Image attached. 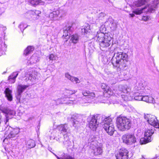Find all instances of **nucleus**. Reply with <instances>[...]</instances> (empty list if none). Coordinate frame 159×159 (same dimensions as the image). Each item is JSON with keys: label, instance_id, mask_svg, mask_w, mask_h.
<instances>
[{"label": "nucleus", "instance_id": "obj_30", "mask_svg": "<svg viewBox=\"0 0 159 159\" xmlns=\"http://www.w3.org/2000/svg\"><path fill=\"white\" fill-rule=\"evenodd\" d=\"M65 76L68 79L70 80L72 82L74 81V79H75V77L72 76L70 75L69 74L66 73L65 74Z\"/></svg>", "mask_w": 159, "mask_h": 159}, {"label": "nucleus", "instance_id": "obj_22", "mask_svg": "<svg viewBox=\"0 0 159 159\" xmlns=\"http://www.w3.org/2000/svg\"><path fill=\"white\" fill-rule=\"evenodd\" d=\"M34 49V48L32 46H28L24 50V54L27 55L30 53Z\"/></svg>", "mask_w": 159, "mask_h": 159}, {"label": "nucleus", "instance_id": "obj_2", "mask_svg": "<svg viewBox=\"0 0 159 159\" xmlns=\"http://www.w3.org/2000/svg\"><path fill=\"white\" fill-rule=\"evenodd\" d=\"M117 126L122 131H125L130 129L131 123L130 120L126 117L119 116L116 120Z\"/></svg>", "mask_w": 159, "mask_h": 159}, {"label": "nucleus", "instance_id": "obj_5", "mask_svg": "<svg viewBox=\"0 0 159 159\" xmlns=\"http://www.w3.org/2000/svg\"><path fill=\"white\" fill-rule=\"evenodd\" d=\"M103 117L100 115H93L89 123V127L93 131H95L99 122L102 121Z\"/></svg>", "mask_w": 159, "mask_h": 159}, {"label": "nucleus", "instance_id": "obj_41", "mask_svg": "<svg viewBox=\"0 0 159 159\" xmlns=\"http://www.w3.org/2000/svg\"><path fill=\"white\" fill-rule=\"evenodd\" d=\"M7 115L6 116V121L5 122V123L6 124V125H8V123H7L8 122V120H9V119H8L7 118Z\"/></svg>", "mask_w": 159, "mask_h": 159}, {"label": "nucleus", "instance_id": "obj_13", "mask_svg": "<svg viewBox=\"0 0 159 159\" xmlns=\"http://www.w3.org/2000/svg\"><path fill=\"white\" fill-rule=\"evenodd\" d=\"M105 25L110 27L112 30H115L116 27V24L114 22V21L112 19H109L105 22Z\"/></svg>", "mask_w": 159, "mask_h": 159}, {"label": "nucleus", "instance_id": "obj_47", "mask_svg": "<svg viewBox=\"0 0 159 159\" xmlns=\"http://www.w3.org/2000/svg\"><path fill=\"white\" fill-rule=\"evenodd\" d=\"M142 159H145V158L143 156H142Z\"/></svg>", "mask_w": 159, "mask_h": 159}, {"label": "nucleus", "instance_id": "obj_10", "mask_svg": "<svg viewBox=\"0 0 159 159\" xmlns=\"http://www.w3.org/2000/svg\"><path fill=\"white\" fill-rule=\"evenodd\" d=\"M27 85H22L19 84L17 87V93L16 96V98L19 101L20 100L22 93L28 87Z\"/></svg>", "mask_w": 159, "mask_h": 159}, {"label": "nucleus", "instance_id": "obj_7", "mask_svg": "<svg viewBox=\"0 0 159 159\" xmlns=\"http://www.w3.org/2000/svg\"><path fill=\"white\" fill-rule=\"evenodd\" d=\"M122 139L123 142L127 145H131L136 142V139L134 134L131 133L124 134Z\"/></svg>", "mask_w": 159, "mask_h": 159}, {"label": "nucleus", "instance_id": "obj_25", "mask_svg": "<svg viewBox=\"0 0 159 159\" xmlns=\"http://www.w3.org/2000/svg\"><path fill=\"white\" fill-rule=\"evenodd\" d=\"M71 121L73 122V125L74 126L76 127L78 125L79 122L80 121V120L76 117L75 118L72 117Z\"/></svg>", "mask_w": 159, "mask_h": 159}, {"label": "nucleus", "instance_id": "obj_34", "mask_svg": "<svg viewBox=\"0 0 159 159\" xmlns=\"http://www.w3.org/2000/svg\"><path fill=\"white\" fill-rule=\"evenodd\" d=\"M148 102L153 103L155 102L153 98L152 97H148Z\"/></svg>", "mask_w": 159, "mask_h": 159}, {"label": "nucleus", "instance_id": "obj_4", "mask_svg": "<svg viewBox=\"0 0 159 159\" xmlns=\"http://www.w3.org/2000/svg\"><path fill=\"white\" fill-rule=\"evenodd\" d=\"M103 123H104L103 128L106 132L109 135H112L115 129L111 118L109 116L105 118L103 120Z\"/></svg>", "mask_w": 159, "mask_h": 159}, {"label": "nucleus", "instance_id": "obj_36", "mask_svg": "<svg viewBox=\"0 0 159 159\" xmlns=\"http://www.w3.org/2000/svg\"><path fill=\"white\" fill-rule=\"evenodd\" d=\"M148 96H144L142 97V101L147 102H148Z\"/></svg>", "mask_w": 159, "mask_h": 159}, {"label": "nucleus", "instance_id": "obj_1", "mask_svg": "<svg viewBox=\"0 0 159 159\" xmlns=\"http://www.w3.org/2000/svg\"><path fill=\"white\" fill-rule=\"evenodd\" d=\"M127 55L120 52L115 53L111 59L112 63L114 67L116 68L117 71L120 75L125 76L129 73V65L127 60Z\"/></svg>", "mask_w": 159, "mask_h": 159}, {"label": "nucleus", "instance_id": "obj_19", "mask_svg": "<svg viewBox=\"0 0 159 159\" xmlns=\"http://www.w3.org/2000/svg\"><path fill=\"white\" fill-rule=\"evenodd\" d=\"M82 93L84 96H88L90 98H93L95 96L94 93L90 92L89 91L86 90H84Z\"/></svg>", "mask_w": 159, "mask_h": 159}, {"label": "nucleus", "instance_id": "obj_23", "mask_svg": "<svg viewBox=\"0 0 159 159\" xmlns=\"http://www.w3.org/2000/svg\"><path fill=\"white\" fill-rule=\"evenodd\" d=\"M79 36L77 34L72 35L71 36V40L72 43H77L79 41Z\"/></svg>", "mask_w": 159, "mask_h": 159}, {"label": "nucleus", "instance_id": "obj_29", "mask_svg": "<svg viewBox=\"0 0 159 159\" xmlns=\"http://www.w3.org/2000/svg\"><path fill=\"white\" fill-rule=\"evenodd\" d=\"M29 2L33 6L36 5L41 3V0H29Z\"/></svg>", "mask_w": 159, "mask_h": 159}, {"label": "nucleus", "instance_id": "obj_27", "mask_svg": "<svg viewBox=\"0 0 159 159\" xmlns=\"http://www.w3.org/2000/svg\"><path fill=\"white\" fill-rule=\"evenodd\" d=\"M102 88L104 90V91L106 93H109V92L110 91V89L108 86L105 84H102L101 85Z\"/></svg>", "mask_w": 159, "mask_h": 159}, {"label": "nucleus", "instance_id": "obj_44", "mask_svg": "<svg viewBox=\"0 0 159 159\" xmlns=\"http://www.w3.org/2000/svg\"><path fill=\"white\" fill-rule=\"evenodd\" d=\"M129 15L131 17H133L134 16V14H130Z\"/></svg>", "mask_w": 159, "mask_h": 159}, {"label": "nucleus", "instance_id": "obj_28", "mask_svg": "<svg viewBox=\"0 0 159 159\" xmlns=\"http://www.w3.org/2000/svg\"><path fill=\"white\" fill-rule=\"evenodd\" d=\"M121 88V91L124 93H128L130 90L129 88L126 85L122 86Z\"/></svg>", "mask_w": 159, "mask_h": 159}, {"label": "nucleus", "instance_id": "obj_39", "mask_svg": "<svg viewBox=\"0 0 159 159\" xmlns=\"http://www.w3.org/2000/svg\"><path fill=\"white\" fill-rule=\"evenodd\" d=\"M142 10H141L139 11H134L133 12L136 14H140L142 13Z\"/></svg>", "mask_w": 159, "mask_h": 159}, {"label": "nucleus", "instance_id": "obj_21", "mask_svg": "<svg viewBox=\"0 0 159 159\" xmlns=\"http://www.w3.org/2000/svg\"><path fill=\"white\" fill-rule=\"evenodd\" d=\"M39 61V58L34 55L30 57V60L28 61V63H30L31 64H33L36 63Z\"/></svg>", "mask_w": 159, "mask_h": 159}, {"label": "nucleus", "instance_id": "obj_16", "mask_svg": "<svg viewBox=\"0 0 159 159\" xmlns=\"http://www.w3.org/2000/svg\"><path fill=\"white\" fill-rule=\"evenodd\" d=\"M5 94V97L7 98V100L10 101L12 100V96L11 94L12 91L9 88L6 89L4 91Z\"/></svg>", "mask_w": 159, "mask_h": 159}, {"label": "nucleus", "instance_id": "obj_42", "mask_svg": "<svg viewBox=\"0 0 159 159\" xmlns=\"http://www.w3.org/2000/svg\"><path fill=\"white\" fill-rule=\"evenodd\" d=\"M148 19V17L146 16H144L142 18V20L144 21L147 20Z\"/></svg>", "mask_w": 159, "mask_h": 159}, {"label": "nucleus", "instance_id": "obj_46", "mask_svg": "<svg viewBox=\"0 0 159 159\" xmlns=\"http://www.w3.org/2000/svg\"><path fill=\"white\" fill-rule=\"evenodd\" d=\"M57 157V158L58 159H62V158H59L58 157Z\"/></svg>", "mask_w": 159, "mask_h": 159}, {"label": "nucleus", "instance_id": "obj_32", "mask_svg": "<svg viewBox=\"0 0 159 159\" xmlns=\"http://www.w3.org/2000/svg\"><path fill=\"white\" fill-rule=\"evenodd\" d=\"M62 159H75V158L69 155H65L63 157Z\"/></svg>", "mask_w": 159, "mask_h": 159}, {"label": "nucleus", "instance_id": "obj_24", "mask_svg": "<svg viewBox=\"0 0 159 159\" xmlns=\"http://www.w3.org/2000/svg\"><path fill=\"white\" fill-rule=\"evenodd\" d=\"M27 145L28 148H34L35 145L34 141L32 139H30L27 141Z\"/></svg>", "mask_w": 159, "mask_h": 159}, {"label": "nucleus", "instance_id": "obj_48", "mask_svg": "<svg viewBox=\"0 0 159 159\" xmlns=\"http://www.w3.org/2000/svg\"><path fill=\"white\" fill-rule=\"evenodd\" d=\"M146 0L148 2V1H150V0Z\"/></svg>", "mask_w": 159, "mask_h": 159}, {"label": "nucleus", "instance_id": "obj_40", "mask_svg": "<svg viewBox=\"0 0 159 159\" xmlns=\"http://www.w3.org/2000/svg\"><path fill=\"white\" fill-rule=\"evenodd\" d=\"M29 79L32 81H34V78H33L32 75H30L29 77Z\"/></svg>", "mask_w": 159, "mask_h": 159}, {"label": "nucleus", "instance_id": "obj_20", "mask_svg": "<svg viewBox=\"0 0 159 159\" xmlns=\"http://www.w3.org/2000/svg\"><path fill=\"white\" fill-rule=\"evenodd\" d=\"M18 73L17 72H15L13 74L9 76L8 80L11 83H14L15 81L16 78L18 75Z\"/></svg>", "mask_w": 159, "mask_h": 159}, {"label": "nucleus", "instance_id": "obj_45", "mask_svg": "<svg viewBox=\"0 0 159 159\" xmlns=\"http://www.w3.org/2000/svg\"><path fill=\"white\" fill-rule=\"evenodd\" d=\"M84 32L86 33V31L87 32V30L86 29H85V28L84 29Z\"/></svg>", "mask_w": 159, "mask_h": 159}, {"label": "nucleus", "instance_id": "obj_43", "mask_svg": "<svg viewBox=\"0 0 159 159\" xmlns=\"http://www.w3.org/2000/svg\"><path fill=\"white\" fill-rule=\"evenodd\" d=\"M23 25L22 24H21L19 25V27L21 30V29L22 28V27H23Z\"/></svg>", "mask_w": 159, "mask_h": 159}, {"label": "nucleus", "instance_id": "obj_11", "mask_svg": "<svg viewBox=\"0 0 159 159\" xmlns=\"http://www.w3.org/2000/svg\"><path fill=\"white\" fill-rule=\"evenodd\" d=\"M65 14V12L63 10L59 9L53 11L50 13L49 17L51 19H53L54 18L57 17H61L64 16Z\"/></svg>", "mask_w": 159, "mask_h": 159}, {"label": "nucleus", "instance_id": "obj_3", "mask_svg": "<svg viewBox=\"0 0 159 159\" xmlns=\"http://www.w3.org/2000/svg\"><path fill=\"white\" fill-rule=\"evenodd\" d=\"M97 37L101 49L109 47L111 43L112 38L108 34L100 33L98 34Z\"/></svg>", "mask_w": 159, "mask_h": 159}, {"label": "nucleus", "instance_id": "obj_6", "mask_svg": "<svg viewBox=\"0 0 159 159\" xmlns=\"http://www.w3.org/2000/svg\"><path fill=\"white\" fill-rule=\"evenodd\" d=\"M154 127L146 129L145 131L144 138L141 139L140 143L143 144L151 142L153 139L152 135L154 133Z\"/></svg>", "mask_w": 159, "mask_h": 159}, {"label": "nucleus", "instance_id": "obj_49", "mask_svg": "<svg viewBox=\"0 0 159 159\" xmlns=\"http://www.w3.org/2000/svg\"><path fill=\"white\" fill-rule=\"evenodd\" d=\"M7 133H8V132H7Z\"/></svg>", "mask_w": 159, "mask_h": 159}, {"label": "nucleus", "instance_id": "obj_14", "mask_svg": "<svg viewBox=\"0 0 159 159\" xmlns=\"http://www.w3.org/2000/svg\"><path fill=\"white\" fill-rule=\"evenodd\" d=\"M18 129H13L12 130L10 131L8 135L7 136V133H6L5 134V137L6 136V138L4 139V140L6 139H8L14 137L18 133Z\"/></svg>", "mask_w": 159, "mask_h": 159}, {"label": "nucleus", "instance_id": "obj_37", "mask_svg": "<svg viewBox=\"0 0 159 159\" xmlns=\"http://www.w3.org/2000/svg\"><path fill=\"white\" fill-rule=\"evenodd\" d=\"M67 93L70 94H72L75 93L76 91L75 90H68Z\"/></svg>", "mask_w": 159, "mask_h": 159}, {"label": "nucleus", "instance_id": "obj_9", "mask_svg": "<svg viewBox=\"0 0 159 159\" xmlns=\"http://www.w3.org/2000/svg\"><path fill=\"white\" fill-rule=\"evenodd\" d=\"M128 152L127 150L122 148L119 150L115 156L116 159H128Z\"/></svg>", "mask_w": 159, "mask_h": 159}, {"label": "nucleus", "instance_id": "obj_17", "mask_svg": "<svg viewBox=\"0 0 159 159\" xmlns=\"http://www.w3.org/2000/svg\"><path fill=\"white\" fill-rule=\"evenodd\" d=\"M68 128L67 125L66 124L60 125L57 127V129L61 133L66 132Z\"/></svg>", "mask_w": 159, "mask_h": 159}, {"label": "nucleus", "instance_id": "obj_31", "mask_svg": "<svg viewBox=\"0 0 159 159\" xmlns=\"http://www.w3.org/2000/svg\"><path fill=\"white\" fill-rule=\"evenodd\" d=\"M142 96L136 94L134 97V99L136 100L141 101L142 100Z\"/></svg>", "mask_w": 159, "mask_h": 159}, {"label": "nucleus", "instance_id": "obj_33", "mask_svg": "<svg viewBox=\"0 0 159 159\" xmlns=\"http://www.w3.org/2000/svg\"><path fill=\"white\" fill-rule=\"evenodd\" d=\"M106 16V14L103 12H101L99 13L98 16V18L99 19H102L104 16Z\"/></svg>", "mask_w": 159, "mask_h": 159}, {"label": "nucleus", "instance_id": "obj_35", "mask_svg": "<svg viewBox=\"0 0 159 159\" xmlns=\"http://www.w3.org/2000/svg\"><path fill=\"white\" fill-rule=\"evenodd\" d=\"M49 58L51 60H54L56 57L53 54H51L49 56Z\"/></svg>", "mask_w": 159, "mask_h": 159}, {"label": "nucleus", "instance_id": "obj_15", "mask_svg": "<svg viewBox=\"0 0 159 159\" xmlns=\"http://www.w3.org/2000/svg\"><path fill=\"white\" fill-rule=\"evenodd\" d=\"M103 152L102 145L100 144L99 146L97 145L93 149V152L95 155L101 154Z\"/></svg>", "mask_w": 159, "mask_h": 159}, {"label": "nucleus", "instance_id": "obj_26", "mask_svg": "<svg viewBox=\"0 0 159 159\" xmlns=\"http://www.w3.org/2000/svg\"><path fill=\"white\" fill-rule=\"evenodd\" d=\"M148 1L146 0H138L135 3V5L137 7H141L145 4Z\"/></svg>", "mask_w": 159, "mask_h": 159}, {"label": "nucleus", "instance_id": "obj_38", "mask_svg": "<svg viewBox=\"0 0 159 159\" xmlns=\"http://www.w3.org/2000/svg\"><path fill=\"white\" fill-rule=\"evenodd\" d=\"M74 80V81H75L76 84H78L80 83V81L77 78L75 77Z\"/></svg>", "mask_w": 159, "mask_h": 159}, {"label": "nucleus", "instance_id": "obj_12", "mask_svg": "<svg viewBox=\"0 0 159 159\" xmlns=\"http://www.w3.org/2000/svg\"><path fill=\"white\" fill-rule=\"evenodd\" d=\"M73 30V28L71 26H66L64 27L63 29V34L62 36L66 39H68L69 38L71 32Z\"/></svg>", "mask_w": 159, "mask_h": 159}, {"label": "nucleus", "instance_id": "obj_18", "mask_svg": "<svg viewBox=\"0 0 159 159\" xmlns=\"http://www.w3.org/2000/svg\"><path fill=\"white\" fill-rule=\"evenodd\" d=\"M0 110L3 113L6 114L7 115H12L13 114V111L7 107H2L0 108Z\"/></svg>", "mask_w": 159, "mask_h": 159}, {"label": "nucleus", "instance_id": "obj_8", "mask_svg": "<svg viewBox=\"0 0 159 159\" xmlns=\"http://www.w3.org/2000/svg\"><path fill=\"white\" fill-rule=\"evenodd\" d=\"M145 118L147 120L149 123L153 126L154 127L159 128V123L155 116L147 114L145 116Z\"/></svg>", "mask_w": 159, "mask_h": 159}]
</instances>
